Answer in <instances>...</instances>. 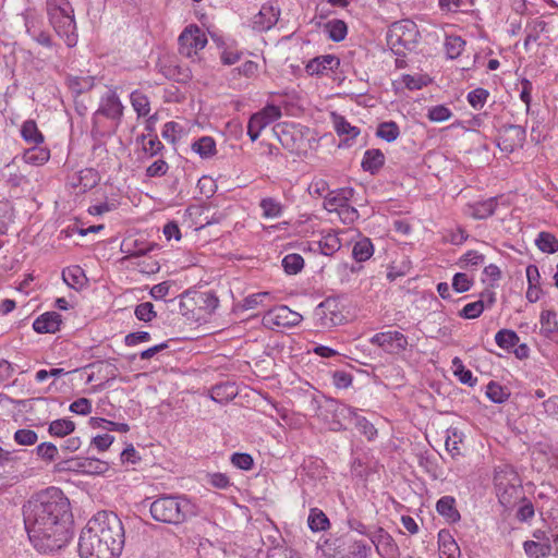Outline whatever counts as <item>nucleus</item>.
I'll return each instance as SVG.
<instances>
[{
  "label": "nucleus",
  "instance_id": "4",
  "mask_svg": "<svg viewBox=\"0 0 558 558\" xmlns=\"http://www.w3.org/2000/svg\"><path fill=\"white\" fill-rule=\"evenodd\" d=\"M48 20L58 36L68 47L77 43L74 10L69 0H46Z\"/></svg>",
  "mask_w": 558,
  "mask_h": 558
},
{
  "label": "nucleus",
  "instance_id": "22",
  "mask_svg": "<svg viewBox=\"0 0 558 558\" xmlns=\"http://www.w3.org/2000/svg\"><path fill=\"white\" fill-rule=\"evenodd\" d=\"M436 510L450 523L458 522L461 518L456 508V499L452 496L441 497L436 504Z\"/></svg>",
  "mask_w": 558,
  "mask_h": 558
},
{
  "label": "nucleus",
  "instance_id": "60",
  "mask_svg": "<svg viewBox=\"0 0 558 558\" xmlns=\"http://www.w3.org/2000/svg\"><path fill=\"white\" fill-rule=\"evenodd\" d=\"M427 117L430 121L442 122V121L448 120L451 117V111L447 107H445L442 105H438V106L432 107L428 110Z\"/></svg>",
  "mask_w": 558,
  "mask_h": 558
},
{
  "label": "nucleus",
  "instance_id": "61",
  "mask_svg": "<svg viewBox=\"0 0 558 558\" xmlns=\"http://www.w3.org/2000/svg\"><path fill=\"white\" fill-rule=\"evenodd\" d=\"M168 163L163 159H158L147 167L146 175L148 178L163 177L168 172Z\"/></svg>",
  "mask_w": 558,
  "mask_h": 558
},
{
  "label": "nucleus",
  "instance_id": "34",
  "mask_svg": "<svg viewBox=\"0 0 558 558\" xmlns=\"http://www.w3.org/2000/svg\"><path fill=\"white\" fill-rule=\"evenodd\" d=\"M75 424L69 418H58L50 423L48 432L51 436L65 437L73 433Z\"/></svg>",
  "mask_w": 558,
  "mask_h": 558
},
{
  "label": "nucleus",
  "instance_id": "32",
  "mask_svg": "<svg viewBox=\"0 0 558 558\" xmlns=\"http://www.w3.org/2000/svg\"><path fill=\"white\" fill-rule=\"evenodd\" d=\"M332 122L335 130L339 136L348 135L350 138H354L360 134V129L356 126L351 125L344 117L332 113Z\"/></svg>",
  "mask_w": 558,
  "mask_h": 558
},
{
  "label": "nucleus",
  "instance_id": "3",
  "mask_svg": "<svg viewBox=\"0 0 558 558\" xmlns=\"http://www.w3.org/2000/svg\"><path fill=\"white\" fill-rule=\"evenodd\" d=\"M155 521L179 525L197 514L196 506L183 495H163L149 507Z\"/></svg>",
  "mask_w": 558,
  "mask_h": 558
},
{
  "label": "nucleus",
  "instance_id": "7",
  "mask_svg": "<svg viewBox=\"0 0 558 558\" xmlns=\"http://www.w3.org/2000/svg\"><path fill=\"white\" fill-rule=\"evenodd\" d=\"M178 40L179 52L186 58H194L207 44L206 35L196 25L187 26Z\"/></svg>",
  "mask_w": 558,
  "mask_h": 558
},
{
  "label": "nucleus",
  "instance_id": "24",
  "mask_svg": "<svg viewBox=\"0 0 558 558\" xmlns=\"http://www.w3.org/2000/svg\"><path fill=\"white\" fill-rule=\"evenodd\" d=\"M62 279L70 288L75 290L84 287L87 281L84 270L77 265L64 268Z\"/></svg>",
  "mask_w": 558,
  "mask_h": 558
},
{
  "label": "nucleus",
  "instance_id": "52",
  "mask_svg": "<svg viewBox=\"0 0 558 558\" xmlns=\"http://www.w3.org/2000/svg\"><path fill=\"white\" fill-rule=\"evenodd\" d=\"M19 457L13 451H9L0 447V468H9L7 471H15L20 475L17 470Z\"/></svg>",
  "mask_w": 558,
  "mask_h": 558
},
{
  "label": "nucleus",
  "instance_id": "59",
  "mask_svg": "<svg viewBox=\"0 0 558 558\" xmlns=\"http://www.w3.org/2000/svg\"><path fill=\"white\" fill-rule=\"evenodd\" d=\"M472 287V280L466 274L458 272L453 276L452 288L458 293H463L470 290Z\"/></svg>",
  "mask_w": 558,
  "mask_h": 558
},
{
  "label": "nucleus",
  "instance_id": "18",
  "mask_svg": "<svg viewBox=\"0 0 558 558\" xmlns=\"http://www.w3.org/2000/svg\"><path fill=\"white\" fill-rule=\"evenodd\" d=\"M279 14V10H276L272 5H262L259 12L253 19L254 29L259 32L270 29L277 24Z\"/></svg>",
  "mask_w": 558,
  "mask_h": 558
},
{
  "label": "nucleus",
  "instance_id": "54",
  "mask_svg": "<svg viewBox=\"0 0 558 558\" xmlns=\"http://www.w3.org/2000/svg\"><path fill=\"white\" fill-rule=\"evenodd\" d=\"M484 311V300L466 304L460 312V316L466 319L477 318Z\"/></svg>",
  "mask_w": 558,
  "mask_h": 558
},
{
  "label": "nucleus",
  "instance_id": "1",
  "mask_svg": "<svg viewBox=\"0 0 558 558\" xmlns=\"http://www.w3.org/2000/svg\"><path fill=\"white\" fill-rule=\"evenodd\" d=\"M25 530L29 542L40 553H54L73 536L72 512L68 497L60 488L41 490L23 506Z\"/></svg>",
  "mask_w": 558,
  "mask_h": 558
},
{
  "label": "nucleus",
  "instance_id": "10",
  "mask_svg": "<svg viewBox=\"0 0 558 558\" xmlns=\"http://www.w3.org/2000/svg\"><path fill=\"white\" fill-rule=\"evenodd\" d=\"M369 342L384 349L389 354H398L408 347V338L400 331H384L374 335Z\"/></svg>",
  "mask_w": 558,
  "mask_h": 558
},
{
  "label": "nucleus",
  "instance_id": "58",
  "mask_svg": "<svg viewBox=\"0 0 558 558\" xmlns=\"http://www.w3.org/2000/svg\"><path fill=\"white\" fill-rule=\"evenodd\" d=\"M36 453L46 461H53L57 458L58 448L52 442H43L36 447Z\"/></svg>",
  "mask_w": 558,
  "mask_h": 558
},
{
  "label": "nucleus",
  "instance_id": "8",
  "mask_svg": "<svg viewBox=\"0 0 558 558\" xmlns=\"http://www.w3.org/2000/svg\"><path fill=\"white\" fill-rule=\"evenodd\" d=\"M354 190L352 187H344L337 191L328 192L325 197V207L329 210L340 209L341 214L347 215V218L353 221L359 217V213L354 207L349 206V201L353 197Z\"/></svg>",
  "mask_w": 558,
  "mask_h": 558
},
{
  "label": "nucleus",
  "instance_id": "49",
  "mask_svg": "<svg viewBox=\"0 0 558 558\" xmlns=\"http://www.w3.org/2000/svg\"><path fill=\"white\" fill-rule=\"evenodd\" d=\"M354 425L368 440H373L377 436V429L364 416H360L356 412L353 416Z\"/></svg>",
  "mask_w": 558,
  "mask_h": 558
},
{
  "label": "nucleus",
  "instance_id": "2",
  "mask_svg": "<svg viewBox=\"0 0 558 558\" xmlns=\"http://www.w3.org/2000/svg\"><path fill=\"white\" fill-rule=\"evenodd\" d=\"M124 542L120 518L112 511H99L81 532L78 554L81 558H119Z\"/></svg>",
  "mask_w": 558,
  "mask_h": 558
},
{
  "label": "nucleus",
  "instance_id": "57",
  "mask_svg": "<svg viewBox=\"0 0 558 558\" xmlns=\"http://www.w3.org/2000/svg\"><path fill=\"white\" fill-rule=\"evenodd\" d=\"M37 434L32 429H17L14 434V440L22 446H32L37 441Z\"/></svg>",
  "mask_w": 558,
  "mask_h": 558
},
{
  "label": "nucleus",
  "instance_id": "21",
  "mask_svg": "<svg viewBox=\"0 0 558 558\" xmlns=\"http://www.w3.org/2000/svg\"><path fill=\"white\" fill-rule=\"evenodd\" d=\"M385 163V155L380 149H367L364 153L361 167L371 174L377 173Z\"/></svg>",
  "mask_w": 558,
  "mask_h": 558
},
{
  "label": "nucleus",
  "instance_id": "28",
  "mask_svg": "<svg viewBox=\"0 0 558 558\" xmlns=\"http://www.w3.org/2000/svg\"><path fill=\"white\" fill-rule=\"evenodd\" d=\"M26 33L36 40L39 45L51 48L52 39L49 33L40 31L35 25V19L32 16H25Z\"/></svg>",
  "mask_w": 558,
  "mask_h": 558
},
{
  "label": "nucleus",
  "instance_id": "25",
  "mask_svg": "<svg viewBox=\"0 0 558 558\" xmlns=\"http://www.w3.org/2000/svg\"><path fill=\"white\" fill-rule=\"evenodd\" d=\"M238 395V389L233 383H221L215 385L210 390V398L218 403H226Z\"/></svg>",
  "mask_w": 558,
  "mask_h": 558
},
{
  "label": "nucleus",
  "instance_id": "26",
  "mask_svg": "<svg viewBox=\"0 0 558 558\" xmlns=\"http://www.w3.org/2000/svg\"><path fill=\"white\" fill-rule=\"evenodd\" d=\"M49 158V149L39 145H34L33 147L26 149L22 156V159L25 163L33 166H41L47 162Z\"/></svg>",
  "mask_w": 558,
  "mask_h": 558
},
{
  "label": "nucleus",
  "instance_id": "11",
  "mask_svg": "<svg viewBox=\"0 0 558 558\" xmlns=\"http://www.w3.org/2000/svg\"><path fill=\"white\" fill-rule=\"evenodd\" d=\"M60 470L81 472L89 475L105 474L109 470V463L97 458H72L63 462Z\"/></svg>",
  "mask_w": 558,
  "mask_h": 558
},
{
  "label": "nucleus",
  "instance_id": "29",
  "mask_svg": "<svg viewBox=\"0 0 558 558\" xmlns=\"http://www.w3.org/2000/svg\"><path fill=\"white\" fill-rule=\"evenodd\" d=\"M21 135L23 140L33 145H40L44 142V135L38 130L34 120H26L21 128Z\"/></svg>",
  "mask_w": 558,
  "mask_h": 558
},
{
  "label": "nucleus",
  "instance_id": "19",
  "mask_svg": "<svg viewBox=\"0 0 558 558\" xmlns=\"http://www.w3.org/2000/svg\"><path fill=\"white\" fill-rule=\"evenodd\" d=\"M61 315L57 312H46L33 323V328L38 333H54L60 329Z\"/></svg>",
  "mask_w": 558,
  "mask_h": 558
},
{
  "label": "nucleus",
  "instance_id": "63",
  "mask_svg": "<svg viewBox=\"0 0 558 558\" xmlns=\"http://www.w3.org/2000/svg\"><path fill=\"white\" fill-rule=\"evenodd\" d=\"M165 148L163 144L159 141L158 136L150 135L147 143H144V153L149 157H154Z\"/></svg>",
  "mask_w": 558,
  "mask_h": 558
},
{
  "label": "nucleus",
  "instance_id": "12",
  "mask_svg": "<svg viewBox=\"0 0 558 558\" xmlns=\"http://www.w3.org/2000/svg\"><path fill=\"white\" fill-rule=\"evenodd\" d=\"M504 135L499 137L497 146L506 153H512L521 147L526 138V131L521 125L507 124L502 126Z\"/></svg>",
  "mask_w": 558,
  "mask_h": 558
},
{
  "label": "nucleus",
  "instance_id": "33",
  "mask_svg": "<svg viewBox=\"0 0 558 558\" xmlns=\"http://www.w3.org/2000/svg\"><path fill=\"white\" fill-rule=\"evenodd\" d=\"M192 150L202 158H210L216 154V143L210 136H203L192 144Z\"/></svg>",
  "mask_w": 558,
  "mask_h": 558
},
{
  "label": "nucleus",
  "instance_id": "6",
  "mask_svg": "<svg viewBox=\"0 0 558 558\" xmlns=\"http://www.w3.org/2000/svg\"><path fill=\"white\" fill-rule=\"evenodd\" d=\"M420 38L417 25L411 20H401L391 24L387 32V45L397 56L413 51Z\"/></svg>",
  "mask_w": 558,
  "mask_h": 558
},
{
  "label": "nucleus",
  "instance_id": "45",
  "mask_svg": "<svg viewBox=\"0 0 558 558\" xmlns=\"http://www.w3.org/2000/svg\"><path fill=\"white\" fill-rule=\"evenodd\" d=\"M5 182L11 187H19L27 182L26 177L19 171L14 163H9L4 168Z\"/></svg>",
  "mask_w": 558,
  "mask_h": 558
},
{
  "label": "nucleus",
  "instance_id": "50",
  "mask_svg": "<svg viewBox=\"0 0 558 558\" xmlns=\"http://www.w3.org/2000/svg\"><path fill=\"white\" fill-rule=\"evenodd\" d=\"M134 315L138 320L149 323L157 317L154 310V304L150 302H143L135 306Z\"/></svg>",
  "mask_w": 558,
  "mask_h": 558
},
{
  "label": "nucleus",
  "instance_id": "47",
  "mask_svg": "<svg viewBox=\"0 0 558 558\" xmlns=\"http://www.w3.org/2000/svg\"><path fill=\"white\" fill-rule=\"evenodd\" d=\"M465 41L460 36H447L445 49L448 58L456 59L464 50Z\"/></svg>",
  "mask_w": 558,
  "mask_h": 558
},
{
  "label": "nucleus",
  "instance_id": "13",
  "mask_svg": "<svg viewBox=\"0 0 558 558\" xmlns=\"http://www.w3.org/2000/svg\"><path fill=\"white\" fill-rule=\"evenodd\" d=\"M371 541L380 557L399 558L400 553L398 545L393 541L392 536L384 529L378 527L371 536Z\"/></svg>",
  "mask_w": 558,
  "mask_h": 558
},
{
  "label": "nucleus",
  "instance_id": "39",
  "mask_svg": "<svg viewBox=\"0 0 558 558\" xmlns=\"http://www.w3.org/2000/svg\"><path fill=\"white\" fill-rule=\"evenodd\" d=\"M307 522L313 532L325 531L329 526V519L318 508L311 509Z\"/></svg>",
  "mask_w": 558,
  "mask_h": 558
},
{
  "label": "nucleus",
  "instance_id": "51",
  "mask_svg": "<svg viewBox=\"0 0 558 558\" xmlns=\"http://www.w3.org/2000/svg\"><path fill=\"white\" fill-rule=\"evenodd\" d=\"M197 303L207 313H213L218 307L219 300L214 292L207 291L198 294Z\"/></svg>",
  "mask_w": 558,
  "mask_h": 558
},
{
  "label": "nucleus",
  "instance_id": "44",
  "mask_svg": "<svg viewBox=\"0 0 558 558\" xmlns=\"http://www.w3.org/2000/svg\"><path fill=\"white\" fill-rule=\"evenodd\" d=\"M282 267L288 275H296L304 267V258L300 254H288L282 259Z\"/></svg>",
  "mask_w": 558,
  "mask_h": 558
},
{
  "label": "nucleus",
  "instance_id": "55",
  "mask_svg": "<svg viewBox=\"0 0 558 558\" xmlns=\"http://www.w3.org/2000/svg\"><path fill=\"white\" fill-rule=\"evenodd\" d=\"M231 463L240 470L248 471L253 468L254 460L248 453L235 452L231 456Z\"/></svg>",
  "mask_w": 558,
  "mask_h": 558
},
{
  "label": "nucleus",
  "instance_id": "37",
  "mask_svg": "<svg viewBox=\"0 0 558 558\" xmlns=\"http://www.w3.org/2000/svg\"><path fill=\"white\" fill-rule=\"evenodd\" d=\"M328 37L336 43L342 41L348 33L347 24L342 20H331L325 24Z\"/></svg>",
  "mask_w": 558,
  "mask_h": 558
},
{
  "label": "nucleus",
  "instance_id": "53",
  "mask_svg": "<svg viewBox=\"0 0 558 558\" xmlns=\"http://www.w3.org/2000/svg\"><path fill=\"white\" fill-rule=\"evenodd\" d=\"M488 96L489 92L487 89L478 87L468 94V101L474 109H481Z\"/></svg>",
  "mask_w": 558,
  "mask_h": 558
},
{
  "label": "nucleus",
  "instance_id": "14",
  "mask_svg": "<svg viewBox=\"0 0 558 558\" xmlns=\"http://www.w3.org/2000/svg\"><path fill=\"white\" fill-rule=\"evenodd\" d=\"M302 315L290 310L286 305L277 306L269 310L265 316L268 323H271L278 327H293L301 323Z\"/></svg>",
  "mask_w": 558,
  "mask_h": 558
},
{
  "label": "nucleus",
  "instance_id": "17",
  "mask_svg": "<svg viewBox=\"0 0 558 558\" xmlns=\"http://www.w3.org/2000/svg\"><path fill=\"white\" fill-rule=\"evenodd\" d=\"M340 65V60L332 54L319 56L306 64V72L310 75H323L328 71H335Z\"/></svg>",
  "mask_w": 558,
  "mask_h": 558
},
{
  "label": "nucleus",
  "instance_id": "20",
  "mask_svg": "<svg viewBox=\"0 0 558 558\" xmlns=\"http://www.w3.org/2000/svg\"><path fill=\"white\" fill-rule=\"evenodd\" d=\"M351 535L330 537L325 541V546L332 558H350Z\"/></svg>",
  "mask_w": 558,
  "mask_h": 558
},
{
  "label": "nucleus",
  "instance_id": "27",
  "mask_svg": "<svg viewBox=\"0 0 558 558\" xmlns=\"http://www.w3.org/2000/svg\"><path fill=\"white\" fill-rule=\"evenodd\" d=\"M316 246L319 248L320 254L325 256H332L341 248V241L337 233L330 231L322 235L320 240L317 241Z\"/></svg>",
  "mask_w": 558,
  "mask_h": 558
},
{
  "label": "nucleus",
  "instance_id": "9",
  "mask_svg": "<svg viewBox=\"0 0 558 558\" xmlns=\"http://www.w3.org/2000/svg\"><path fill=\"white\" fill-rule=\"evenodd\" d=\"M281 118V110L276 105H267L260 111L254 113L247 124V135L254 142L260 132L270 123Z\"/></svg>",
  "mask_w": 558,
  "mask_h": 558
},
{
  "label": "nucleus",
  "instance_id": "30",
  "mask_svg": "<svg viewBox=\"0 0 558 558\" xmlns=\"http://www.w3.org/2000/svg\"><path fill=\"white\" fill-rule=\"evenodd\" d=\"M498 201L497 197L477 202L472 205V216L476 219H486L494 215Z\"/></svg>",
  "mask_w": 558,
  "mask_h": 558
},
{
  "label": "nucleus",
  "instance_id": "38",
  "mask_svg": "<svg viewBox=\"0 0 558 558\" xmlns=\"http://www.w3.org/2000/svg\"><path fill=\"white\" fill-rule=\"evenodd\" d=\"M535 244L543 253L554 254L558 252V239L549 232H541Z\"/></svg>",
  "mask_w": 558,
  "mask_h": 558
},
{
  "label": "nucleus",
  "instance_id": "48",
  "mask_svg": "<svg viewBox=\"0 0 558 558\" xmlns=\"http://www.w3.org/2000/svg\"><path fill=\"white\" fill-rule=\"evenodd\" d=\"M523 548L530 558L545 557L550 554V546L548 544H541L534 541L524 542Z\"/></svg>",
  "mask_w": 558,
  "mask_h": 558
},
{
  "label": "nucleus",
  "instance_id": "56",
  "mask_svg": "<svg viewBox=\"0 0 558 558\" xmlns=\"http://www.w3.org/2000/svg\"><path fill=\"white\" fill-rule=\"evenodd\" d=\"M350 558H366L371 551V546L362 541H354L351 537Z\"/></svg>",
  "mask_w": 558,
  "mask_h": 558
},
{
  "label": "nucleus",
  "instance_id": "64",
  "mask_svg": "<svg viewBox=\"0 0 558 558\" xmlns=\"http://www.w3.org/2000/svg\"><path fill=\"white\" fill-rule=\"evenodd\" d=\"M207 478H208L207 482L211 486L219 488V489H227L231 485L230 478L225 473H219V472L209 473L207 475Z\"/></svg>",
  "mask_w": 558,
  "mask_h": 558
},
{
  "label": "nucleus",
  "instance_id": "46",
  "mask_svg": "<svg viewBox=\"0 0 558 558\" xmlns=\"http://www.w3.org/2000/svg\"><path fill=\"white\" fill-rule=\"evenodd\" d=\"M259 206L265 218H277L282 214V205L272 197L263 198Z\"/></svg>",
  "mask_w": 558,
  "mask_h": 558
},
{
  "label": "nucleus",
  "instance_id": "36",
  "mask_svg": "<svg viewBox=\"0 0 558 558\" xmlns=\"http://www.w3.org/2000/svg\"><path fill=\"white\" fill-rule=\"evenodd\" d=\"M439 539L440 545L439 549L441 555H444L446 558H459L461 553L458 544L456 541L449 535L444 534L442 532L439 533Z\"/></svg>",
  "mask_w": 558,
  "mask_h": 558
},
{
  "label": "nucleus",
  "instance_id": "31",
  "mask_svg": "<svg viewBox=\"0 0 558 558\" xmlns=\"http://www.w3.org/2000/svg\"><path fill=\"white\" fill-rule=\"evenodd\" d=\"M374 254V246L368 238H362L357 242L354 243L352 248L353 258L361 263L369 259Z\"/></svg>",
  "mask_w": 558,
  "mask_h": 558
},
{
  "label": "nucleus",
  "instance_id": "23",
  "mask_svg": "<svg viewBox=\"0 0 558 558\" xmlns=\"http://www.w3.org/2000/svg\"><path fill=\"white\" fill-rule=\"evenodd\" d=\"M496 494L499 502L506 508L513 507L521 499L525 501V498L523 497L522 482L510 485V487Z\"/></svg>",
  "mask_w": 558,
  "mask_h": 558
},
{
  "label": "nucleus",
  "instance_id": "62",
  "mask_svg": "<svg viewBox=\"0 0 558 558\" xmlns=\"http://www.w3.org/2000/svg\"><path fill=\"white\" fill-rule=\"evenodd\" d=\"M269 296H270L269 292H259V293L251 294L243 300L242 306L244 310H254L258 305H263L264 300L268 299Z\"/></svg>",
  "mask_w": 558,
  "mask_h": 558
},
{
  "label": "nucleus",
  "instance_id": "40",
  "mask_svg": "<svg viewBox=\"0 0 558 558\" xmlns=\"http://www.w3.org/2000/svg\"><path fill=\"white\" fill-rule=\"evenodd\" d=\"M486 396L494 403H504L510 397V392L496 381H490L486 387Z\"/></svg>",
  "mask_w": 558,
  "mask_h": 558
},
{
  "label": "nucleus",
  "instance_id": "15",
  "mask_svg": "<svg viewBox=\"0 0 558 558\" xmlns=\"http://www.w3.org/2000/svg\"><path fill=\"white\" fill-rule=\"evenodd\" d=\"M96 114L120 121L123 116V105L114 90H108L100 100Z\"/></svg>",
  "mask_w": 558,
  "mask_h": 558
},
{
  "label": "nucleus",
  "instance_id": "5",
  "mask_svg": "<svg viewBox=\"0 0 558 558\" xmlns=\"http://www.w3.org/2000/svg\"><path fill=\"white\" fill-rule=\"evenodd\" d=\"M308 410L314 415L322 417L330 430L340 432L347 429V422H351L356 410L335 399H325L322 404L316 397L308 401Z\"/></svg>",
  "mask_w": 558,
  "mask_h": 558
},
{
  "label": "nucleus",
  "instance_id": "41",
  "mask_svg": "<svg viewBox=\"0 0 558 558\" xmlns=\"http://www.w3.org/2000/svg\"><path fill=\"white\" fill-rule=\"evenodd\" d=\"M541 331L546 337L558 331L557 314L554 311H543L541 314Z\"/></svg>",
  "mask_w": 558,
  "mask_h": 558
},
{
  "label": "nucleus",
  "instance_id": "42",
  "mask_svg": "<svg viewBox=\"0 0 558 558\" xmlns=\"http://www.w3.org/2000/svg\"><path fill=\"white\" fill-rule=\"evenodd\" d=\"M496 343L506 350H510L519 342V336L510 329H501L495 336Z\"/></svg>",
  "mask_w": 558,
  "mask_h": 558
},
{
  "label": "nucleus",
  "instance_id": "16",
  "mask_svg": "<svg viewBox=\"0 0 558 558\" xmlns=\"http://www.w3.org/2000/svg\"><path fill=\"white\" fill-rule=\"evenodd\" d=\"M521 482L522 481L513 466L502 463L495 468L494 485L496 493Z\"/></svg>",
  "mask_w": 558,
  "mask_h": 558
},
{
  "label": "nucleus",
  "instance_id": "35",
  "mask_svg": "<svg viewBox=\"0 0 558 558\" xmlns=\"http://www.w3.org/2000/svg\"><path fill=\"white\" fill-rule=\"evenodd\" d=\"M130 100L133 109L138 117H146L150 111V104L148 97L140 90H134L130 95Z\"/></svg>",
  "mask_w": 558,
  "mask_h": 558
},
{
  "label": "nucleus",
  "instance_id": "43",
  "mask_svg": "<svg viewBox=\"0 0 558 558\" xmlns=\"http://www.w3.org/2000/svg\"><path fill=\"white\" fill-rule=\"evenodd\" d=\"M400 134L399 126L393 121L381 122L376 131V135L386 142H393Z\"/></svg>",
  "mask_w": 558,
  "mask_h": 558
}]
</instances>
